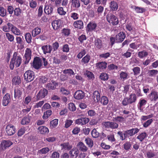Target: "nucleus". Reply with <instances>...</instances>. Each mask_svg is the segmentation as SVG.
Masks as SVG:
<instances>
[{
    "mask_svg": "<svg viewBox=\"0 0 158 158\" xmlns=\"http://www.w3.org/2000/svg\"><path fill=\"white\" fill-rule=\"evenodd\" d=\"M103 125L106 128L117 129L118 127V124L113 122H105L103 123Z\"/></svg>",
    "mask_w": 158,
    "mask_h": 158,
    "instance_id": "9b49d317",
    "label": "nucleus"
},
{
    "mask_svg": "<svg viewBox=\"0 0 158 158\" xmlns=\"http://www.w3.org/2000/svg\"><path fill=\"white\" fill-rule=\"evenodd\" d=\"M10 31L14 34L17 35H19L21 34V31L20 30L12 24Z\"/></svg>",
    "mask_w": 158,
    "mask_h": 158,
    "instance_id": "2f4dec72",
    "label": "nucleus"
},
{
    "mask_svg": "<svg viewBox=\"0 0 158 158\" xmlns=\"http://www.w3.org/2000/svg\"><path fill=\"white\" fill-rule=\"evenodd\" d=\"M158 73V70L156 69H152L148 71V75L150 77H155Z\"/></svg>",
    "mask_w": 158,
    "mask_h": 158,
    "instance_id": "49530a36",
    "label": "nucleus"
},
{
    "mask_svg": "<svg viewBox=\"0 0 158 158\" xmlns=\"http://www.w3.org/2000/svg\"><path fill=\"white\" fill-rule=\"evenodd\" d=\"M93 98L95 102H98L100 100V95L99 91L95 90L93 94Z\"/></svg>",
    "mask_w": 158,
    "mask_h": 158,
    "instance_id": "72a5a7b5",
    "label": "nucleus"
},
{
    "mask_svg": "<svg viewBox=\"0 0 158 158\" xmlns=\"http://www.w3.org/2000/svg\"><path fill=\"white\" fill-rule=\"evenodd\" d=\"M22 12V10L20 8L16 7L14 9V15L17 17H19L21 15Z\"/></svg>",
    "mask_w": 158,
    "mask_h": 158,
    "instance_id": "ea45409f",
    "label": "nucleus"
},
{
    "mask_svg": "<svg viewBox=\"0 0 158 158\" xmlns=\"http://www.w3.org/2000/svg\"><path fill=\"white\" fill-rule=\"evenodd\" d=\"M108 102V99L106 97L103 96L101 98L100 102L104 106L107 105Z\"/></svg>",
    "mask_w": 158,
    "mask_h": 158,
    "instance_id": "5fc2aeb1",
    "label": "nucleus"
},
{
    "mask_svg": "<svg viewBox=\"0 0 158 158\" xmlns=\"http://www.w3.org/2000/svg\"><path fill=\"white\" fill-rule=\"evenodd\" d=\"M95 48L98 50H102L104 48V45L102 40L100 38H97L94 41Z\"/></svg>",
    "mask_w": 158,
    "mask_h": 158,
    "instance_id": "f3484780",
    "label": "nucleus"
},
{
    "mask_svg": "<svg viewBox=\"0 0 158 158\" xmlns=\"http://www.w3.org/2000/svg\"><path fill=\"white\" fill-rule=\"evenodd\" d=\"M62 149L69 150L73 148L72 145L70 144L69 142L64 143L60 144Z\"/></svg>",
    "mask_w": 158,
    "mask_h": 158,
    "instance_id": "473e14b6",
    "label": "nucleus"
},
{
    "mask_svg": "<svg viewBox=\"0 0 158 158\" xmlns=\"http://www.w3.org/2000/svg\"><path fill=\"white\" fill-rule=\"evenodd\" d=\"M29 6L31 8H35L37 6V2L35 0H32L29 2Z\"/></svg>",
    "mask_w": 158,
    "mask_h": 158,
    "instance_id": "0e129e2a",
    "label": "nucleus"
},
{
    "mask_svg": "<svg viewBox=\"0 0 158 158\" xmlns=\"http://www.w3.org/2000/svg\"><path fill=\"white\" fill-rule=\"evenodd\" d=\"M73 25L75 28L78 29H82L84 28V23L83 21L81 20H78L74 21Z\"/></svg>",
    "mask_w": 158,
    "mask_h": 158,
    "instance_id": "6ab92c4d",
    "label": "nucleus"
},
{
    "mask_svg": "<svg viewBox=\"0 0 158 158\" xmlns=\"http://www.w3.org/2000/svg\"><path fill=\"white\" fill-rule=\"evenodd\" d=\"M148 55L147 52L144 51L139 52L138 53V56L140 59L147 56Z\"/></svg>",
    "mask_w": 158,
    "mask_h": 158,
    "instance_id": "052dcab7",
    "label": "nucleus"
},
{
    "mask_svg": "<svg viewBox=\"0 0 158 158\" xmlns=\"http://www.w3.org/2000/svg\"><path fill=\"white\" fill-rule=\"evenodd\" d=\"M13 144V143L9 140H3L0 144V150H4Z\"/></svg>",
    "mask_w": 158,
    "mask_h": 158,
    "instance_id": "ddd939ff",
    "label": "nucleus"
},
{
    "mask_svg": "<svg viewBox=\"0 0 158 158\" xmlns=\"http://www.w3.org/2000/svg\"><path fill=\"white\" fill-rule=\"evenodd\" d=\"M85 96V93L81 90L76 92L74 95V98L76 99L80 100L83 99Z\"/></svg>",
    "mask_w": 158,
    "mask_h": 158,
    "instance_id": "4be33fe9",
    "label": "nucleus"
},
{
    "mask_svg": "<svg viewBox=\"0 0 158 158\" xmlns=\"http://www.w3.org/2000/svg\"><path fill=\"white\" fill-rule=\"evenodd\" d=\"M107 138L109 141L112 143L114 142L116 140L114 138V135L112 132H110V133L107 135Z\"/></svg>",
    "mask_w": 158,
    "mask_h": 158,
    "instance_id": "37998d69",
    "label": "nucleus"
},
{
    "mask_svg": "<svg viewBox=\"0 0 158 158\" xmlns=\"http://www.w3.org/2000/svg\"><path fill=\"white\" fill-rule=\"evenodd\" d=\"M40 82L41 83L44 84L47 82L48 81L47 76H41L40 77L39 79Z\"/></svg>",
    "mask_w": 158,
    "mask_h": 158,
    "instance_id": "338daca9",
    "label": "nucleus"
},
{
    "mask_svg": "<svg viewBox=\"0 0 158 158\" xmlns=\"http://www.w3.org/2000/svg\"><path fill=\"white\" fill-rule=\"evenodd\" d=\"M91 134L92 137L94 138H98L100 136V133L95 128L94 129L91 131Z\"/></svg>",
    "mask_w": 158,
    "mask_h": 158,
    "instance_id": "864d4df0",
    "label": "nucleus"
},
{
    "mask_svg": "<svg viewBox=\"0 0 158 158\" xmlns=\"http://www.w3.org/2000/svg\"><path fill=\"white\" fill-rule=\"evenodd\" d=\"M61 21L59 19L55 20L52 23V25L53 28L55 30H58L60 28L61 25Z\"/></svg>",
    "mask_w": 158,
    "mask_h": 158,
    "instance_id": "393cba45",
    "label": "nucleus"
},
{
    "mask_svg": "<svg viewBox=\"0 0 158 158\" xmlns=\"http://www.w3.org/2000/svg\"><path fill=\"white\" fill-rule=\"evenodd\" d=\"M12 24L10 23H8L6 25H4L1 28L2 30L5 32H8L11 31Z\"/></svg>",
    "mask_w": 158,
    "mask_h": 158,
    "instance_id": "7c9ffc66",
    "label": "nucleus"
},
{
    "mask_svg": "<svg viewBox=\"0 0 158 158\" xmlns=\"http://www.w3.org/2000/svg\"><path fill=\"white\" fill-rule=\"evenodd\" d=\"M96 65L98 69L100 70H102L106 68L107 63L105 61H102L97 63Z\"/></svg>",
    "mask_w": 158,
    "mask_h": 158,
    "instance_id": "b1692460",
    "label": "nucleus"
},
{
    "mask_svg": "<svg viewBox=\"0 0 158 158\" xmlns=\"http://www.w3.org/2000/svg\"><path fill=\"white\" fill-rule=\"evenodd\" d=\"M139 131V129L138 128H132L124 131V135L125 136L126 139L127 138H129L138 133Z\"/></svg>",
    "mask_w": 158,
    "mask_h": 158,
    "instance_id": "423d86ee",
    "label": "nucleus"
},
{
    "mask_svg": "<svg viewBox=\"0 0 158 158\" xmlns=\"http://www.w3.org/2000/svg\"><path fill=\"white\" fill-rule=\"evenodd\" d=\"M126 37L125 34L123 32H120L115 36L116 41L117 43L122 42Z\"/></svg>",
    "mask_w": 158,
    "mask_h": 158,
    "instance_id": "412c9836",
    "label": "nucleus"
},
{
    "mask_svg": "<svg viewBox=\"0 0 158 158\" xmlns=\"http://www.w3.org/2000/svg\"><path fill=\"white\" fill-rule=\"evenodd\" d=\"M34 76V73L30 70L27 71L24 74V79L27 82H29L33 81Z\"/></svg>",
    "mask_w": 158,
    "mask_h": 158,
    "instance_id": "39448f33",
    "label": "nucleus"
},
{
    "mask_svg": "<svg viewBox=\"0 0 158 158\" xmlns=\"http://www.w3.org/2000/svg\"><path fill=\"white\" fill-rule=\"evenodd\" d=\"M99 78L102 81H107L109 78L108 74L104 72L102 73L99 76Z\"/></svg>",
    "mask_w": 158,
    "mask_h": 158,
    "instance_id": "de8ad7c7",
    "label": "nucleus"
},
{
    "mask_svg": "<svg viewBox=\"0 0 158 158\" xmlns=\"http://www.w3.org/2000/svg\"><path fill=\"white\" fill-rule=\"evenodd\" d=\"M5 35L6 38L10 42H12L14 41V37L13 35L10 34L9 32H7L5 33Z\"/></svg>",
    "mask_w": 158,
    "mask_h": 158,
    "instance_id": "8fccbe9b",
    "label": "nucleus"
},
{
    "mask_svg": "<svg viewBox=\"0 0 158 158\" xmlns=\"http://www.w3.org/2000/svg\"><path fill=\"white\" fill-rule=\"evenodd\" d=\"M25 38L27 43L31 44V43L32 37L30 33L29 32L26 33L25 35Z\"/></svg>",
    "mask_w": 158,
    "mask_h": 158,
    "instance_id": "4c0bfd02",
    "label": "nucleus"
},
{
    "mask_svg": "<svg viewBox=\"0 0 158 158\" xmlns=\"http://www.w3.org/2000/svg\"><path fill=\"white\" fill-rule=\"evenodd\" d=\"M6 132L8 135H12L15 132V127L12 124H9L6 126Z\"/></svg>",
    "mask_w": 158,
    "mask_h": 158,
    "instance_id": "f8f14e48",
    "label": "nucleus"
},
{
    "mask_svg": "<svg viewBox=\"0 0 158 158\" xmlns=\"http://www.w3.org/2000/svg\"><path fill=\"white\" fill-rule=\"evenodd\" d=\"M110 7L111 10L116 11L118 8V4L114 1H111L110 3Z\"/></svg>",
    "mask_w": 158,
    "mask_h": 158,
    "instance_id": "c85d7f7f",
    "label": "nucleus"
},
{
    "mask_svg": "<svg viewBox=\"0 0 158 158\" xmlns=\"http://www.w3.org/2000/svg\"><path fill=\"white\" fill-rule=\"evenodd\" d=\"M70 30L69 29L63 28L61 30V33L62 35L68 36L70 34Z\"/></svg>",
    "mask_w": 158,
    "mask_h": 158,
    "instance_id": "13d9d810",
    "label": "nucleus"
},
{
    "mask_svg": "<svg viewBox=\"0 0 158 158\" xmlns=\"http://www.w3.org/2000/svg\"><path fill=\"white\" fill-rule=\"evenodd\" d=\"M41 29L38 27L34 28L32 31L31 34L33 37H35L37 35L40 34L41 32Z\"/></svg>",
    "mask_w": 158,
    "mask_h": 158,
    "instance_id": "f704fd0d",
    "label": "nucleus"
},
{
    "mask_svg": "<svg viewBox=\"0 0 158 158\" xmlns=\"http://www.w3.org/2000/svg\"><path fill=\"white\" fill-rule=\"evenodd\" d=\"M69 154L72 158H77L79 154V150L76 148H73L70 151Z\"/></svg>",
    "mask_w": 158,
    "mask_h": 158,
    "instance_id": "bb28decb",
    "label": "nucleus"
},
{
    "mask_svg": "<svg viewBox=\"0 0 158 158\" xmlns=\"http://www.w3.org/2000/svg\"><path fill=\"white\" fill-rule=\"evenodd\" d=\"M106 19L108 22L110 24H112L113 25H116L118 23L117 18L112 14L107 15L106 16Z\"/></svg>",
    "mask_w": 158,
    "mask_h": 158,
    "instance_id": "0eeeda50",
    "label": "nucleus"
},
{
    "mask_svg": "<svg viewBox=\"0 0 158 158\" xmlns=\"http://www.w3.org/2000/svg\"><path fill=\"white\" fill-rule=\"evenodd\" d=\"M110 52H107L100 54L99 57L100 58H102L104 59H106L110 56Z\"/></svg>",
    "mask_w": 158,
    "mask_h": 158,
    "instance_id": "e2e57ef3",
    "label": "nucleus"
},
{
    "mask_svg": "<svg viewBox=\"0 0 158 158\" xmlns=\"http://www.w3.org/2000/svg\"><path fill=\"white\" fill-rule=\"evenodd\" d=\"M147 136V133L145 132H143L139 135L137 136V139H138L140 142H142Z\"/></svg>",
    "mask_w": 158,
    "mask_h": 158,
    "instance_id": "a18cd8bd",
    "label": "nucleus"
},
{
    "mask_svg": "<svg viewBox=\"0 0 158 158\" xmlns=\"http://www.w3.org/2000/svg\"><path fill=\"white\" fill-rule=\"evenodd\" d=\"M48 94V90L44 88H43L39 90L36 94H35V99L36 101L40 100L45 98Z\"/></svg>",
    "mask_w": 158,
    "mask_h": 158,
    "instance_id": "7ed1b4c3",
    "label": "nucleus"
},
{
    "mask_svg": "<svg viewBox=\"0 0 158 158\" xmlns=\"http://www.w3.org/2000/svg\"><path fill=\"white\" fill-rule=\"evenodd\" d=\"M70 3L71 7L73 8L77 9L81 6L80 1L79 0H71Z\"/></svg>",
    "mask_w": 158,
    "mask_h": 158,
    "instance_id": "cd10ccee",
    "label": "nucleus"
},
{
    "mask_svg": "<svg viewBox=\"0 0 158 158\" xmlns=\"http://www.w3.org/2000/svg\"><path fill=\"white\" fill-rule=\"evenodd\" d=\"M107 69L109 71L114 69L117 70L118 69V67L114 64H111L107 66Z\"/></svg>",
    "mask_w": 158,
    "mask_h": 158,
    "instance_id": "69168bd1",
    "label": "nucleus"
},
{
    "mask_svg": "<svg viewBox=\"0 0 158 158\" xmlns=\"http://www.w3.org/2000/svg\"><path fill=\"white\" fill-rule=\"evenodd\" d=\"M32 66L35 69H39L42 66L41 59L37 56L35 57L32 62Z\"/></svg>",
    "mask_w": 158,
    "mask_h": 158,
    "instance_id": "6e6552de",
    "label": "nucleus"
},
{
    "mask_svg": "<svg viewBox=\"0 0 158 158\" xmlns=\"http://www.w3.org/2000/svg\"><path fill=\"white\" fill-rule=\"evenodd\" d=\"M133 51V50L130 49L129 48L126 52H125L124 53H122V56L126 58H130L132 54L131 52H132Z\"/></svg>",
    "mask_w": 158,
    "mask_h": 158,
    "instance_id": "e433bc0d",
    "label": "nucleus"
},
{
    "mask_svg": "<svg viewBox=\"0 0 158 158\" xmlns=\"http://www.w3.org/2000/svg\"><path fill=\"white\" fill-rule=\"evenodd\" d=\"M85 76H87L88 79L93 80L94 78V76L93 73L88 70H86L85 73Z\"/></svg>",
    "mask_w": 158,
    "mask_h": 158,
    "instance_id": "09e8293b",
    "label": "nucleus"
},
{
    "mask_svg": "<svg viewBox=\"0 0 158 158\" xmlns=\"http://www.w3.org/2000/svg\"><path fill=\"white\" fill-rule=\"evenodd\" d=\"M148 96L151 102H156L158 99V92L156 91L152 90Z\"/></svg>",
    "mask_w": 158,
    "mask_h": 158,
    "instance_id": "dca6fc26",
    "label": "nucleus"
},
{
    "mask_svg": "<svg viewBox=\"0 0 158 158\" xmlns=\"http://www.w3.org/2000/svg\"><path fill=\"white\" fill-rule=\"evenodd\" d=\"M32 52L30 48H27L25 51L24 55V64L25 65L27 64L31 59Z\"/></svg>",
    "mask_w": 158,
    "mask_h": 158,
    "instance_id": "1a4fd4ad",
    "label": "nucleus"
},
{
    "mask_svg": "<svg viewBox=\"0 0 158 158\" xmlns=\"http://www.w3.org/2000/svg\"><path fill=\"white\" fill-rule=\"evenodd\" d=\"M10 102V95L9 93H6L4 96L2 100V104L4 106H6Z\"/></svg>",
    "mask_w": 158,
    "mask_h": 158,
    "instance_id": "aec40b11",
    "label": "nucleus"
},
{
    "mask_svg": "<svg viewBox=\"0 0 158 158\" xmlns=\"http://www.w3.org/2000/svg\"><path fill=\"white\" fill-rule=\"evenodd\" d=\"M52 113V111L51 110H47L44 113L42 118L43 119H47L49 116H51Z\"/></svg>",
    "mask_w": 158,
    "mask_h": 158,
    "instance_id": "603ef678",
    "label": "nucleus"
},
{
    "mask_svg": "<svg viewBox=\"0 0 158 158\" xmlns=\"http://www.w3.org/2000/svg\"><path fill=\"white\" fill-rule=\"evenodd\" d=\"M63 73L65 74H68L70 76L74 75L75 73L71 69H65L63 71Z\"/></svg>",
    "mask_w": 158,
    "mask_h": 158,
    "instance_id": "680f3d73",
    "label": "nucleus"
},
{
    "mask_svg": "<svg viewBox=\"0 0 158 158\" xmlns=\"http://www.w3.org/2000/svg\"><path fill=\"white\" fill-rule=\"evenodd\" d=\"M12 82L15 85H19L21 83V78L18 76H15L12 79Z\"/></svg>",
    "mask_w": 158,
    "mask_h": 158,
    "instance_id": "a19ab883",
    "label": "nucleus"
},
{
    "mask_svg": "<svg viewBox=\"0 0 158 158\" xmlns=\"http://www.w3.org/2000/svg\"><path fill=\"white\" fill-rule=\"evenodd\" d=\"M58 85V83L52 80L51 82L48 83L46 85V87L49 90H55L56 87Z\"/></svg>",
    "mask_w": 158,
    "mask_h": 158,
    "instance_id": "a211bd4d",
    "label": "nucleus"
},
{
    "mask_svg": "<svg viewBox=\"0 0 158 158\" xmlns=\"http://www.w3.org/2000/svg\"><path fill=\"white\" fill-rule=\"evenodd\" d=\"M90 59V56L89 54H87L82 58L81 60V62L84 64H88Z\"/></svg>",
    "mask_w": 158,
    "mask_h": 158,
    "instance_id": "79ce46f5",
    "label": "nucleus"
},
{
    "mask_svg": "<svg viewBox=\"0 0 158 158\" xmlns=\"http://www.w3.org/2000/svg\"><path fill=\"white\" fill-rule=\"evenodd\" d=\"M57 11L58 14L61 15H65L66 13L63 7H59L57 8Z\"/></svg>",
    "mask_w": 158,
    "mask_h": 158,
    "instance_id": "4d7b16f0",
    "label": "nucleus"
},
{
    "mask_svg": "<svg viewBox=\"0 0 158 158\" xmlns=\"http://www.w3.org/2000/svg\"><path fill=\"white\" fill-rule=\"evenodd\" d=\"M147 101L146 100L144 99H140L139 100V102L138 103V108L139 109L141 110L143 106L145 105Z\"/></svg>",
    "mask_w": 158,
    "mask_h": 158,
    "instance_id": "c03bdc74",
    "label": "nucleus"
},
{
    "mask_svg": "<svg viewBox=\"0 0 158 158\" xmlns=\"http://www.w3.org/2000/svg\"><path fill=\"white\" fill-rule=\"evenodd\" d=\"M77 146L79 149L83 152H85L88 150V148L82 142H79L77 144Z\"/></svg>",
    "mask_w": 158,
    "mask_h": 158,
    "instance_id": "a878e982",
    "label": "nucleus"
},
{
    "mask_svg": "<svg viewBox=\"0 0 158 158\" xmlns=\"http://www.w3.org/2000/svg\"><path fill=\"white\" fill-rule=\"evenodd\" d=\"M41 49L43 51L44 54H46L47 53H51L52 50V48L50 45L48 46L46 45L42 46L41 47Z\"/></svg>",
    "mask_w": 158,
    "mask_h": 158,
    "instance_id": "5701e85b",
    "label": "nucleus"
},
{
    "mask_svg": "<svg viewBox=\"0 0 158 158\" xmlns=\"http://www.w3.org/2000/svg\"><path fill=\"white\" fill-rule=\"evenodd\" d=\"M131 144L129 141H127L123 145V148L126 151H128L131 147Z\"/></svg>",
    "mask_w": 158,
    "mask_h": 158,
    "instance_id": "bf43d9fd",
    "label": "nucleus"
},
{
    "mask_svg": "<svg viewBox=\"0 0 158 158\" xmlns=\"http://www.w3.org/2000/svg\"><path fill=\"white\" fill-rule=\"evenodd\" d=\"M16 43L21 47V48H23L24 42L23 41L22 38L20 37L17 36L16 37Z\"/></svg>",
    "mask_w": 158,
    "mask_h": 158,
    "instance_id": "3c124183",
    "label": "nucleus"
},
{
    "mask_svg": "<svg viewBox=\"0 0 158 158\" xmlns=\"http://www.w3.org/2000/svg\"><path fill=\"white\" fill-rule=\"evenodd\" d=\"M131 8L134 9L137 13H143L145 11V9L143 8L135 6H133Z\"/></svg>",
    "mask_w": 158,
    "mask_h": 158,
    "instance_id": "58836bf2",
    "label": "nucleus"
},
{
    "mask_svg": "<svg viewBox=\"0 0 158 158\" xmlns=\"http://www.w3.org/2000/svg\"><path fill=\"white\" fill-rule=\"evenodd\" d=\"M86 52L85 49H83L81 52L78 53L77 55V57L78 59H81L86 54Z\"/></svg>",
    "mask_w": 158,
    "mask_h": 158,
    "instance_id": "774afa93",
    "label": "nucleus"
},
{
    "mask_svg": "<svg viewBox=\"0 0 158 158\" xmlns=\"http://www.w3.org/2000/svg\"><path fill=\"white\" fill-rule=\"evenodd\" d=\"M97 27L96 23L93 22H90L86 27V31L87 32H92L95 30Z\"/></svg>",
    "mask_w": 158,
    "mask_h": 158,
    "instance_id": "4468645a",
    "label": "nucleus"
},
{
    "mask_svg": "<svg viewBox=\"0 0 158 158\" xmlns=\"http://www.w3.org/2000/svg\"><path fill=\"white\" fill-rule=\"evenodd\" d=\"M38 131L41 134H48L49 132L48 128L45 126H41L38 129Z\"/></svg>",
    "mask_w": 158,
    "mask_h": 158,
    "instance_id": "c756f323",
    "label": "nucleus"
},
{
    "mask_svg": "<svg viewBox=\"0 0 158 158\" xmlns=\"http://www.w3.org/2000/svg\"><path fill=\"white\" fill-rule=\"evenodd\" d=\"M14 98L15 100H19L22 99L21 95L23 92L21 89L19 88H15L14 90Z\"/></svg>",
    "mask_w": 158,
    "mask_h": 158,
    "instance_id": "2eb2a0df",
    "label": "nucleus"
},
{
    "mask_svg": "<svg viewBox=\"0 0 158 158\" xmlns=\"http://www.w3.org/2000/svg\"><path fill=\"white\" fill-rule=\"evenodd\" d=\"M58 119H55L50 122V125L51 128H53L57 125L58 124Z\"/></svg>",
    "mask_w": 158,
    "mask_h": 158,
    "instance_id": "6e6d98bb",
    "label": "nucleus"
},
{
    "mask_svg": "<svg viewBox=\"0 0 158 158\" xmlns=\"http://www.w3.org/2000/svg\"><path fill=\"white\" fill-rule=\"evenodd\" d=\"M50 4L52 5L54 4L56 6H59L61 5L63 7H66L67 6L68 0H49Z\"/></svg>",
    "mask_w": 158,
    "mask_h": 158,
    "instance_id": "20e7f679",
    "label": "nucleus"
},
{
    "mask_svg": "<svg viewBox=\"0 0 158 158\" xmlns=\"http://www.w3.org/2000/svg\"><path fill=\"white\" fill-rule=\"evenodd\" d=\"M22 62V57L19 54L18 52L14 53L12 58L10 62V68L11 70H13L15 65L16 68L19 67Z\"/></svg>",
    "mask_w": 158,
    "mask_h": 158,
    "instance_id": "f257e3e1",
    "label": "nucleus"
},
{
    "mask_svg": "<svg viewBox=\"0 0 158 158\" xmlns=\"http://www.w3.org/2000/svg\"><path fill=\"white\" fill-rule=\"evenodd\" d=\"M85 143L90 148H92L94 145V142L90 138L87 137L85 139Z\"/></svg>",
    "mask_w": 158,
    "mask_h": 158,
    "instance_id": "c9c22d12",
    "label": "nucleus"
},
{
    "mask_svg": "<svg viewBox=\"0 0 158 158\" xmlns=\"http://www.w3.org/2000/svg\"><path fill=\"white\" fill-rule=\"evenodd\" d=\"M54 7L51 4L45 5L44 9V12L49 16H51L53 13Z\"/></svg>",
    "mask_w": 158,
    "mask_h": 158,
    "instance_id": "9d476101",
    "label": "nucleus"
},
{
    "mask_svg": "<svg viewBox=\"0 0 158 158\" xmlns=\"http://www.w3.org/2000/svg\"><path fill=\"white\" fill-rule=\"evenodd\" d=\"M137 99L136 95L135 94H131L129 97L124 98L122 102V105L126 106L129 104H131L135 103Z\"/></svg>",
    "mask_w": 158,
    "mask_h": 158,
    "instance_id": "f03ea898",
    "label": "nucleus"
}]
</instances>
